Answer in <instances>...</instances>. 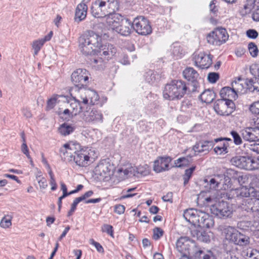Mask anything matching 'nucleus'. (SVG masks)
I'll use <instances>...</instances> for the list:
<instances>
[{
    "label": "nucleus",
    "mask_w": 259,
    "mask_h": 259,
    "mask_svg": "<svg viewBox=\"0 0 259 259\" xmlns=\"http://www.w3.org/2000/svg\"><path fill=\"white\" fill-rule=\"evenodd\" d=\"M75 97L68 99V97L54 95L47 101V108L54 109L62 118L69 119L79 114L87 105H93L99 100L95 91L87 87L74 92Z\"/></svg>",
    "instance_id": "nucleus-1"
},
{
    "label": "nucleus",
    "mask_w": 259,
    "mask_h": 259,
    "mask_svg": "<svg viewBox=\"0 0 259 259\" xmlns=\"http://www.w3.org/2000/svg\"><path fill=\"white\" fill-rule=\"evenodd\" d=\"M78 47L81 54L86 57L100 55L109 59L116 53L112 45H103L101 36L92 30L85 31L79 36Z\"/></svg>",
    "instance_id": "nucleus-2"
},
{
    "label": "nucleus",
    "mask_w": 259,
    "mask_h": 259,
    "mask_svg": "<svg viewBox=\"0 0 259 259\" xmlns=\"http://www.w3.org/2000/svg\"><path fill=\"white\" fill-rule=\"evenodd\" d=\"M60 152L70 163L79 168H87L98 157V153L95 149L83 147L72 141L64 144Z\"/></svg>",
    "instance_id": "nucleus-3"
},
{
    "label": "nucleus",
    "mask_w": 259,
    "mask_h": 259,
    "mask_svg": "<svg viewBox=\"0 0 259 259\" xmlns=\"http://www.w3.org/2000/svg\"><path fill=\"white\" fill-rule=\"evenodd\" d=\"M185 220L192 224L190 228L191 235L197 240L204 242L210 240V232L204 229H209L214 226V220L209 214L194 209L186 210L183 213Z\"/></svg>",
    "instance_id": "nucleus-4"
},
{
    "label": "nucleus",
    "mask_w": 259,
    "mask_h": 259,
    "mask_svg": "<svg viewBox=\"0 0 259 259\" xmlns=\"http://www.w3.org/2000/svg\"><path fill=\"white\" fill-rule=\"evenodd\" d=\"M119 8L118 0H96L92 7V15L96 18H105V28L103 32L104 35L108 37L111 34H114L115 24V18L116 16H122L115 13Z\"/></svg>",
    "instance_id": "nucleus-5"
},
{
    "label": "nucleus",
    "mask_w": 259,
    "mask_h": 259,
    "mask_svg": "<svg viewBox=\"0 0 259 259\" xmlns=\"http://www.w3.org/2000/svg\"><path fill=\"white\" fill-rule=\"evenodd\" d=\"M115 20V34L127 36L132 33L133 29L138 34L145 36L152 31L149 21L143 17H136L131 22L124 16L117 15Z\"/></svg>",
    "instance_id": "nucleus-6"
},
{
    "label": "nucleus",
    "mask_w": 259,
    "mask_h": 259,
    "mask_svg": "<svg viewBox=\"0 0 259 259\" xmlns=\"http://www.w3.org/2000/svg\"><path fill=\"white\" fill-rule=\"evenodd\" d=\"M151 175V168L148 164L143 163L136 165L125 161L118 168L116 173V180L117 182H121L130 177L135 178H146Z\"/></svg>",
    "instance_id": "nucleus-7"
},
{
    "label": "nucleus",
    "mask_w": 259,
    "mask_h": 259,
    "mask_svg": "<svg viewBox=\"0 0 259 259\" xmlns=\"http://www.w3.org/2000/svg\"><path fill=\"white\" fill-rule=\"evenodd\" d=\"M121 159V156L119 154H115L111 158L101 160L94 168L95 175L99 180L103 182L119 183L116 180V175L113 177L115 169L113 162H119Z\"/></svg>",
    "instance_id": "nucleus-8"
},
{
    "label": "nucleus",
    "mask_w": 259,
    "mask_h": 259,
    "mask_svg": "<svg viewBox=\"0 0 259 259\" xmlns=\"http://www.w3.org/2000/svg\"><path fill=\"white\" fill-rule=\"evenodd\" d=\"M222 235L226 241L238 246H246L250 243L248 236L240 232L235 227L227 226L222 230Z\"/></svg>",
    "instance_id": "nucleus-9"
},
{
    "label": "nucleus",
    "mask_w": 259,
    "mask_h": 259,
    "mask_svg": "<svg viewBox=\"0 0 259 259\" xmlns=\"http://www.w3.org/2000/svg\"><path fill=\"white\" fill-rule=\"evenodd\" d=\"M187 88L185 83L180 80H174L167 83L162 91V97L167 101L180 99L185 94Z\"/></svg>",
    "instance_id": "nucleus-10"
},
{
    "label": "nucleus",
    "mask_w": 259,
    "mask_h": 259,
    "mask_svg": "<svg viewBox=\"0 0 259 259\" xmlns=\"http://www.w3.org/2000/svg\"><path fill=\"white\" fill-rule=\"evenodd\" d=\"M229 35L226 29L222 27L215 28L207 34V42L211 45L221 46L229 39Z\"/></svg>",
    "instance_id": "nucleus-11"
},
{
    "label": "nucleus",
    "mask_w": 259,
    "mask_h": 259,
    "mask_svg": "<svg viewBox=\"0 0 259 259\" xmlns=\"http://www.w3.org/2000/svg\"><path fill=\"white\" fill-rule=\"evenodd\" d=\"M213 109L217 115L228 116L236 109V106L232 100H217L213 104Z\"/></svg>",
    "instance_id": "nucleus-12"
},
{
    "label": "nucleus",
    "mask_w": 259,
    "mask_h": 259,
    "mask_svg": "<svg viewBox=\"0 0 259 259\" xmlns=\"http://www.w3.org/2000/svg\"><path fill=\"white\" fill-rule=\"evenodd\" d=\"M210 211L212 214L220 219L231 218L233 212L232 207L223 201L211 205Z\"/></svg>",
    "instance_id": "nucleus-13"
},
{
    "label": "nucleus",
    "mask_w": 259,
    "mask_h": 259,
    "mask_svg": "<svg viewBox=\"0 0 259 259\" xmlns=\"http://www.w3.org/2000/svg\"><path fill=\"white\" fill-rule=\"evenodd\" d=\"M90 75L84 69H77L72 73L71 80L74 86V92L87 87Z\"/></svg>",
    "instance_id": "nucleus-14"
},
{
    "label": "nucleus",
    "mask_w": 259,
    "mask_h": 259,
    "mask_svg": "<svg viewBox=\"0 0 259 259\" xmlns=\"http://www.w3.org/2000/svg\"><path fill=\"white\" fill-rule=\"evenodd\" d=\"M193 61L195 66L201 69H207L212 64V58L210 54L203 51L194 53Z\"/></svg>",
    "instance_id": "nucleus-15"
},
{
    "label": "nucleus",
    "mask_w": 259,
    "mask_h": 259,
    "mask_svg": "<svg viewBox=\"0 0 259 259\" xmlns=\"http://www.w3.org/2000/svg\"><path fill=\"white\" fill-rule=\"evenodd\" d=\"M176 248L182 253L191 254L195 251V243L188 237H182L177 240Z\"/></svg>",
    "instance_id": "nucleus-16"
},
{
    "label": "nucleus",
    "mask_w": 259,
    "mask_h": 259,
    "mask_svg": "<svg viewBox=\"0 0 259 259\" xmlns=\"http://www.w3.org/2000/svg\"><path fill=\"white\" fill-rule=\"evenodd\" d=\"M172 159L167 156H159L153 162V170L156 174L168 170L171 166Z\"/></svg>",
    "instance_id": "nucleus-17"
},
{
    "label": "nucleus",
    "mask_w": 259,
    "mask_h": 259,
    "mask_svg": "<svg viewBox=\"0 0 259 259\" xmlns=\"http://www.w3.org/2000/svg\"><path fill=\"white\" fill-rule=\"evenodd\" d=\"M246 14H250L252 20L259 21V0H246L243 6Z\"/></svg>",
    "instance_id": "nucleus-18"
},
{
    "label": "nucleus",
    "mask_w": 259,
    "mask_h": 259,
    "mask_svg": "<svg viewBox=\"0 0 259 259\" xmlns=\"http://www.w3.org/2000/svg\"><path fill=\"white\" fill-rule=\"evenodd\" d=\"M216 145L213 148L215 154L217 155H224L227 154L232 140L230 138H217L214 140Z\"/></svg>",
    "instance_id": "nucleus-19"
},
{
    "label": "nucleus",
    "mask_w": 259,
    "mask_h": 259,
    "mask_svg": "<svg viewBox=\"0 0 259 259\" xmlns=\"http://www.w3.org/2000/svg\"><path fill=\"white\" fill-rule=\"evenodd\" d=\"M241 135L243 139L249 142H257L259 141V128L257 127H247L241 132Z\"/></svg>",
    "instance_id": "nucleus-20"
},
{
    "label": "nucleus",
    "mask_w": 259,
    "mask_h": 259,
    "mask_svg": "<svg viewBox=\"0 0 259 259\" xmlns=\"http://www.w3.org/2000/svg\"><path fill=\"white\" fill-rule=\"evenodd\" d=\"M214 146L213 142L204 141L199 143H196L192 147V150L195 155L201 153L208 152Z\"/></svg>",
    "instance_id": "nucleus-21"
},
{
    "label": "nucleus",
    "mask_w": 259,
    "mask_h": 259,
    "mask_svg": "<svg viewBox=\"0 0 259 259\" xmlns=\"http://www.w3.org/2000/svg\"><path fill=\"white\" fill-rule=\"evenodd\" d=\"M231 85L237 95L238 94H245L247 91V79H243L238 77L234 80Z\"/></svg>",
    "instance_id": "nucleus-22"
},
{
    "label": "nucleus",
    "mask_w": 259,
    "mask_h": 259,
    "mask_svg": "<svg viewBox=\"0 0 259 259\" xmlns=\"http://www.w3.org/2000/svg\"><path fill=\"white\" fill-rule=\"evenodd\" d=\"M219 95L221 98L220 100L233 101L238 98V95L235 91L230 87H225L222 88L219 92Z\"/></svg>",
    "instance_id": "nucleus-23"
},
{
    "label": "nucleus",
    "mask_w": 259,
    "mask_h": 259,
    "mask_svg": "<svg viewBox=\"0 0 259 259\" xmlns=\"http://www.w3.org/2000/svg\"><path fill=\"white\" fill-rule=\"evenodd\" d=\"M88 7L84 3L78 4L75 11L74 21L76 22H79L86 18L87 14Z\"/></svg>",
    "instance_id": "nucleus-24"
},
{
    "label": "nucleus",
    "mask_w": 259,
    "mask_h": 259,
    "mask_svg": "<svg viewBox=\"0 0 259 259\" xmlns=\"http://www.w3.org/2000/svg\"><path fill=\"white\" fill-rule=\"evenodd\" d=\"M215 98V93L211 89L204 90L199 96V99L201 103L209 104Z\"/></svg>",
    "instance_id": "nucleus-25"
},
{
    "label": "nucleus",
    "mask_w": 259,
    "mask_h": 259,
    "mask_svg": "<svg viewBox=\"0 0 259 259\" xmlns=\"http://www.w3.org/2000/svg\"><path fill=\"white\" fill-rule=\"evenodd\" d=\"M250 157L237 156L231 159L233 164L240 168L249 170Z\"/></svg>",
    "instance_id": "nucleus-26"
},
{
    "label": "nucleus",
    "mask_w": 259,
    "mask_h": 259,
    "mask_svg": "<svg viewBox=\"0 0 259 259\" xmlns=\"http://www.w3.org/2000/svg\"><path fill=\"white\" fill-rule=\"evenodd\" d=\"M183 77L188 81L195 82L199 78L197 72L192 67H187L183 72Z\"/></svg>",
    "instance_id": "nucleus-27"
},
{
    "label": "nucleus",
    "mask_w": 259,
    "mask_h": 259,
    "mask_svg": "<svg viewBox=\"0 0 259 259\" xmlns=\"http://www.w3.org/2000/svg\"><path fill=\"white\" fill-rule=\"evenodd\" d=\"M73 127L71 125L67 123H63L61 124L58 129L59 134L63 137L69 135L73 132Z\"/></svg>",
    "instance_id": "nucleus-28"
},
{
    "label": "nucleus",
    "mask_w": 259,
    "mask_h": 259,
    "mask_svg": "<svg viewBox=\"0 0 259 259\" xmlns=\"http://www.w3.org/2000/svg\"><path fill=\"white\" fill-rule=\"evenodd\" d=\"M247 90L250 92H259V78L247 79Z\"/></svg>",
    "instance_id": "nucleus-29"
},
{
    "label": "nucleus",
    "mask_w": 259,
    "mask_h": 259,
    "mask_svg": "<svg viewBox=\"0 0 259 259\" xmlns=\"http://www.w3.org/2000/svg\"><path fill=\"white\" fill-rule=\"evenodd\" d=\"M35 179L38 184L39 188L44 190L48 188V183L46 179L42 176L40 171H38L35 175Z\"/></svg>",
    "instance_id": "nucleus-30"
},
{
    "label": "nucleus",
    "mask_w": 259,
    "mask_h": 259,
    "mask_svg": "<svg viewBox=\"0 0 259 259\" xmlns=\"http://www.w3.org/2000/svg\"><path fill=\"white\" fill-rule=\"evenodd\" d=\"M194 255L197 259H215L212 253L210 251L203 252L198 250L194 253Z\"/></svg>",
    "instance_id": "nucleus-31"
},
{
    "label": "nucleus",
    "mask_w": 259,
    "mask_h": 259,
    "mask_svg": "<svg viewBox=\"0 0 259 259\" xmlns=\"http://www.w3.org/2000/svg\"><path fill=\"white\" fill-rule=\"evenodd\" d=\"M12 226V217L9 215L4 216L0 221V227L3 229H7Z\"/></svg>",
    "instance_id": "nucleus-32"
},
{
    "label": "nucleus",
    "mask_w": 259,
    "mask_h": 259,
    "mask_svg": "<svg viewBox=\"0 0 259 259\" xmlns=\"http://www.w3.org/2000/svg\"><path fill=\"white\" fill-rule=\"evenodd\" d=\"M248 50L250 56L252 58H256L259 54L258 47L254 42H250L248 45Z\"/></svg>",
    "instance_id": "nucleus-33"
},
{
    "label": "nucleus",
    "mask_w": 259,
    "mask_h": 259,
    "mask_svg": "<svg viewBox=\"0 0 259 259\" xmlns=\"http://www.w3.org/2000/svg\"><path fill=\"white\" fill-rule=\"evenodd\" d=\"M101 230L102 233H106L111 238H114L113 228L111 225L108 224H103L101 228Z\"/></svg>",
    "instance_id": "nucleus-34"
},
{
    "label": "nucleus",
    "mask_w": 259,
    "mask_h": 259,
    "mask_svg": "<svg viewBox=\"0 0 259 259\" xmlns=\"http://www.w3.org/2000/svg\"><path fill=\"white\" fill-rule=\"evenodd\" d=\"M189 160L187 158L180 157L176 160L174 162L175 166L177 167H181L188 165Z\"/></svg>",
    "instance_id": "nucleus-35"
},
{
    "label": "nucleus",
    "mask_w": 259,
    "mask_h": 259,
    "mask_svg": "<svg viewBox=\"0 0 259 259\" xmlns=\"http://www.w3.org/2000/svg\"><path fill=\"white\" fill-rule=\"evenodd\" d=\"M43 45V41L40 39L36 40L32 42V48L34 51V55H37L38 52Z\"/></svg>",
    "instance_id": "nucleus-36"
},
{
    "label": "nucleus",
    "mask_w": 259,
    "mask_h": 259,
    "mask_svg": "<svg viewBox=\"0 0 259 259\" xmlns=\"http://www.w3.org/2000/svg\"><path fill=\"white\" fill-rule=\"evenodd\" d=\"M249 71L252 75L255 77H259V63H254L249 67Z\"/></svg>",
    "instance_id": "nucleus-37"
},
{
    "label": "nucleus",
    "mask_w": 259,
    "mask_h": 259,
    "mask_svg": "<svg viewBox=\"0 0 259 259\" xmlns=\"http://www.w3.org/2000/svg\"><path fill=\"white\" fill-rule=\"evenodd\" d=\"M195 169V166H192L189 168L185 170V174L183 175V179L184 181V184H186L188 183L189 180L190 179V177H191Z\"/></svg>",
    "instance_id": "nucleus-38"
},
{
    "label": "nucleus",
    "mask_w": 259,
    "mask_h": 259,
    "mask_svg": "<svg viewBox=\"0 0 259 259\" xmlns=\"http://www.w3.org/2000/svg\"><path fill=\"white\" fill-rule=\"evenodd\" d=\"M246 256L247 259H259V250L256 249L248 250Z\"/></svg>",
    "instance_id": "nucleus-39"
},
{
    "label": "nucleus",
    "mask_w": 259,
    "mask_h": 259,
    "mask_svg": "<svg viewBox=\"0 0 259 259\" xmlns=\"http://www.w3.org/2000/svg\"><path fill=\"white\" fill-rule=\"evenodd\" d=\"M236 194L237 196L242 197H247L249 195V192L248 189L246 187H242L236 190Z\"/></svg>",
    "instance_id": "nucleus-40"
},
{
    "label": "nucleus",
    "mask_w": 259,
    "mask_h": 259,
    "mask_svg": "<svg viewBox=\"0 0 259 259\" xmlns=\"http://www.w3.org/2000/svg\"><path fill=\"white\" fill-rule=\"evenodd\" d=\"M249 170H253L259 168V158H252L250 157Z\"/></svg>",
    "instance_id": "nucleus-41"
},
{
    "label": "nucleus",
    "mask_w": 259,
    "mask_h": 259,
    "mask_svg": "<svg viewBox=\"0 0 259 259\" xmlns=\"http://www.w3.org/2000/svg\"><path fill=\"white\" fill-rule=\"evenodd\" d=\"M207 80L210 83H215L219 78V74L216 72H210L207 77Z\"/></svg>",
    "instance_id": "nucleus-42"
},
{
    "label": "nucleus",
    "mask_w": 259,
    "mask_h": 259,
    "mask_svg": "<svg viewBox=\"0 0 259 259\" xmlns=\"http://www.w3.org/2000/svg\"><path fill=\"white\" fill-rule=\"evenodd\" d=\"M219 200L217 198V197L214 196H210L206 197L204 199L203 203L205 205L209 206V208H210V205L214 204L215 203H218Z\"/></svg>",
    "instance_id": "nucleus-43"
},
{
    "label": "nucleus",
    "mask_w": 259,
    "mask_h": 259,
    "mask_svg": "<svg viewBox=\"0 0 259 259\" xmlns=\"http://www.w3.org/2000/svg\"><path fill=\"white\" fill-rule=\"evenodd\" d=\"M249 111L254 114L259 115V101L254 102L251 104L249 107Z\"/></svg>",
    "instance_id": "nucleus-44"
},
{
    "label": "nucleus",
    "mask_w": 259,
    "mask_h": 259,
    "mask_svg": "<svg viewBox=\"0 0 259 259\" xmlns=\"http://www.w3.org/2000/svg\"><path fill=\"white\" fill-rule=\"evenodd\" d=\"M163 234V230L158 227L155 228L153 230V237L155 240L159 239Z\"/></svg>",
    "instance_id": "nucleus-45"
},
{
    "label": "nucleus",
    "mask_w": 259,
    "mask_h": 259,
    "mask_svg": "<svg viewBox=\"0 0 259 259\" xmlns=\"http://www.w3.org/2000/svg\"><path fill=\"white\" fill-rule=\"evenodd\" d=\"M231 135H232L235 144L237 145L241 144V143H242V140L241 139L240 136L236 132L232 131L231 132Z\"/></svg>",
    "instance_id": "nucleus-46"
},
{
    "label": "nucleus",
    "mask_w": 259,
    "mask_h": 259,
    "mask_svg": "<svg viewBox=\"0 0 259 259\" xmlns=\"http://www.w3.org/2000/svg\"><path fill=\"white\" fill-rule=\"evenodd\" d=\"M21 151L22 153L26 155L27 158L29 159L31 162H32V159L29 154V150L27 147V146L25 142H24L22 145L21 147Z\"/></svg>",
    "instance_id": "nucleus-47"
},
{
    "label": "nucleus",
    "mask_w": 259,
    "mask_h": 259,
    "mask_svg": "<svg viewBox=\"0 0 259 259\" xmlns=\"http://www.w3.org/2000/svg\"><path fill=\"white\" fill-rule=\"evenodd\" d=\"M90 241L91 244L96 248L97 251L102 253L104 252L103 247L99 242L95 241L93 239L90 240Z\"/></svg>",
    "instance_id": "nucleus-48"
},
{
    "label": "nucleus",
    "mask_w": 259,
    "mask_h": 259,
    "mask_svg": "<svg viewBox=\"0 0 259 259\" xmlns=\"http://www.w3.org/2000/svg\"><path fill=\"white\" fill-rule=\"evenodd\" d=\"M246 34L247 36L251 39H255L258 35V32L254 29H249L247 30Z\"/></svg>",
    "instance_id": "nucleus-49"
},
{
    "label": "nucleus",
    "mask_w": 259,
    "mask_h": 259,
    "mask_svg": "<svg viewBox=\"0 0 259 259\" xmlns=\"http://www.w3.org/2000/svg\"><path fill=\"white\" fill-rule=\"evenodd\" d=\"M125 207L122 205H117L114 207V211L118 215H121L124 213Z\"/></svg>",
    "instance_id": "nucleus-50"
},
{
    "label": "nucleus",
    "mask_w": 259,
    "mask_h": 259,
    "mask_svg": "<svg viewBox=\"0 0 259 259\" xmlns=\"http://www.w3.org/2000/svg\"><path fill=\"white\" fill-rule=\"evenodd\" d=\"M49 174L50 177V185L51 186V189L52 190H55L56 189V184L53 172L51 170H50Z\"/></svg>",
    "instance_id": "nucleus-51"
},
{
    "label": "nucleus",
    "mask_w": 259,
    "mask_h": 259,
    "mask_svg": "<svg viewBox=\"0 0 259 259\" xmlns=\"http://www.w3.org/2000/svg\"><path fill=\"white\" fill-rule=\"evenodd\" d=\"M80 198H76L73 202V203L72 204V206H71V208L70 210V211L68 212V215L69 217H70V215H71L72 212L75 210V209H76V205L79 202H80Z\"/></svg>",
    "instance_id": "nucleus-52"
},
{
    "label": "nucleus",
    "mask_w": 259,
    "mask_h": 259,
    "mask_svg": "<svg viewBox=\"0 0 259 259\" xmlns=\"http://www.w3.org/2000/svg\"><path fill=\"white\" fill-rule=\"evenodd\" d=\"M210 188L211 189H216L219 185V182L215 178H211L209 181Z\"/></svg>",
    "instance_id": "nucleus-53"
},
{
    "label": "nucleus",
    "mask_w": 259,
    "mask_h": 259,
    "mask_svg": "<svg viewBox=\"0 0 259 259\" xmlns=\"http://www.w3.org/2000/svg\"><path fill=\"white\" fill-rule=\"evenodd\" d=\"M162 199L164 202L171 203L172 202V194L170 192L167 193L162 197Z\"/></svg>",
    "instance_id": "nucleus-54"
},
{
    "label": "nucleus",
    "mask_w": 259,
    "mask_h": 259,
    "mask_svg": "<svg viewBox=\"0 0 259 259\" xmlns=\"http://www.w3.org/2000/svg\"><path fill=\"white\" fill-rule=\"evenodd\" d=\"M250 150L257 154H259V143L250 145Z\"/></svg>",
    "instance_id": "nucleus-55"
},
{
    "label": "nucleus",
    "mask_w": 259,
    "mask_h": 259,
    "mask_svg": "<svg viewBox=\"0 0 259 259\" xmlns=\"http://www.w3.org/2000/svg\"><path fill=\"white\" fill-rule=\"evenodd\" d=\"M52 35L53 32L50 31L48 35L44 36L42 38L39 39L42 40L43 41V44H44L46 41H49L51 39Z\"/></svg>",
    "instance_id": "nucleus-56"
},
{
    "label": "nucleus",
    "mask_w": 259,
    "mask_h": 259,
    "mask_svg": "<svg viewBox=\"0 0 259 259\" xmlns=\"http://www.w3.org/2000/svg\"><path fill=\"white\" fill-rule=\"evenodd\" d=\"M93 193L92 191H89L85 193L83 195L78 198L80 199V201H82L85 199L86 198L90 197L93 194Z\"/></svg>",
    "instance_id": "nucleus-57"
},
{
    "label": "nucleus",
    "mask_w": 259,
    "mask_h": 259,
    "mask_svg": "<svg viewBox=\"0 0 259 259\" xmlns=\"http://www.w3.org/2000/svg\"><path fill=\"white\" fill-rule=\"evenodd\" d=\"M158 208L156 206H152L149 208V212L152 214H156L158 211Z\"/></svg>",
    "instance_id": "nucleus-58"
},
{
    "label": "nucleus",
    "mask_w": 259,
    "mask_h": 259,
    "mask_svg": "<svg viewBox=\"0 0 259 259\" xmlns=\"http://www.w3.org/2000/svg\"><path fill=\"white\" fill-rule=\"evenodd\" d=\"M55 221V218L54 217H48L46 219V223L48 226L52 225Z\"/></svg>",
    "instance_id": "nucleus-59"
},
{
    "label": "nucleus",
    "mask_w": 259,
    "mask_h": 259,
    "mask_svg": "<svg viewBox=\"0 0 259 259\" xmlns=\"http://www.w3.org/2000/svg\"><path fill=\"white\" fill-rule=\"evenodd\" d=\"M209 8H210V11L213 13H215L218 11L217 7H215V6L214 5V4L213 2H211L210 3Z\"/></svg>",
    "instance_id": "nucleus-60"
},
{
    "label": "nucleus",
    "mask_w": 259,
    "mask_h": 259,
    "mask_svg": "<svg viewBox=\"0 0 259 259\" xmlns=\"http://www.w3.org/2000/svg\"><path fill=\"white\" fill-rule=\"evenodd\" d=\"M142 244L144 247H147L150 246V242L149 240L144 238L142 240Z\"/></svg>",
    "instance_id": "nucleus-61"
},
{
    "label": "nucleus",
    "mask_w": 259,
    "mask_h": 259,
    "mask_svg": "<svg viewBox=\"0 0 259 259\" xmlns=\"http://www.w3.org/2000/svg\"><path fill=\"white\" fill-rule=\"evenodd\" d=\"M69 229L70 228L69 227H67L65 228V229L64 230L63 232H62L61 235L59 237V240H61L66 235V234L69 231Z\"/></svg>",
    "instance_id": "nucleus-62"
},
{
    "label": "nucleus",
    "mask_w": 259,
    "mask_h": 259,
    "mask_svg": "<svg viewBox=\"0 0 259 259\" xmlns=\"http://www.w3.org/2000/svg\"><path fill=\"white\" fill-rule=\"evenodd\" d=\"M253 123L255 126L259 128V115L256 118L253 119Z\"/></svg>",
    "instance_id": "nucleus-63"
},
{
    "label": "nucleus",
    "mask_w": 259,
    "mask_h": 259,
    "mask_svg": "<svg viewBox=\"0 0 259 259\" xmlns=\"http://www.w3.org/2000/svg\"><path fill=\"white\" fill-rule=\"evenodd\" d=\"M153 259H163V257L161 254L155 253L153 255Z\"/></svg>",
    "instance_id": "nucleus-64"
}]
</instances>
